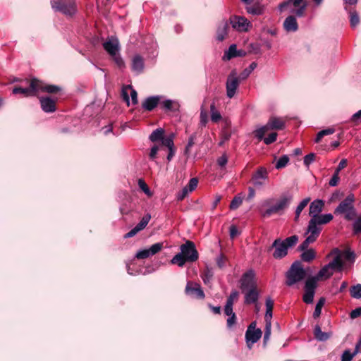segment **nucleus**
Returning <instances> with one entry per match:
<instances>
[{
    "mask_svg": "<svg viewBox=\"0 0 361 361\" xmlns=\"http://www.w3.org/2000/svg\"><path fill=\"white\" fill-rule=\"evenodd\" d=\"M292 200L291 195H282L275 203L274 198L266 199L260 204L259 212L264 218L269 217L273 214H281L288 207Z\"/></svg>",
    "mask_w": 361,
    "mask_h": 361,
    "instance_id": "nucleus-1",
    "label": "nucleus"
},
{
    "mask_svg": "<svg viewBox=\"0 0 361 361\" xmlns=\"http://www.w3.org/2000/svg\"><path fill=\"white\" fill-rule=\"evenodd\" d=\"M198 259V252L194 243L188 240L180 246V252L176 254L171 260L173 264L183 267L186 262H193Z\"/></svg>",
    "mask_w": 361,
    "mask_h": 361,
    "instance_id": "nucleus-2",
    "label": "nucleus"
},
{
    "mask_svg": "<svg viewBox=\"0 0 361 361\" xmlns=\"http://www.w3.org/2000/svg\"><path fill=\"white\" fill-rule=\"evenodd\" d=\"M102 46L118 68H122L125 66L124 61L119 53L120 44L116 37H108Z\"/></svg>",
    "mask_w": 361,
    "mask_h": 361,
    "instance_id": "nucleus-3",
    "label": "nucleus"
},
{
    "mask_svg": "<svg viewBox=\"0 0 361 361\" xmlns=\"http://www.w3.org/2000/svg\"><path fill=\"white\" fill-rule=\"evenodd\" d=\"M355 196L350 193L342 200L334 210L336 215H342L348 221L353 220L357 216V212L354 207Z\"/></svg>",
    "mask_w": 361,
    "mask_h": 361,
    "instance_id": "nucleus-4",
    "label": "nucleus"
},
{
    "mask_svg": "<svg viewBox=\"0 0 361 361\" xmlns=\"http://www.w3.org/2000/svg\"><path fill=\"white\" fill-rule=\"evenodd\" d=\"M306 271L300 262L296 261L293 262L286 272V285L291 286L295 283L301 281L305 279Z\"/></svg>",
    "mask_w": 361,
    "mask_h": 361,
    "instance_id": "nucleus-5",
    "label": "nucleus"
},
{
    "mask_svg": "<svg viewBox=\"0 0 361 361\" xmlns=\"http://www.w3.org/2000/svg\"><path fill=\"white\" fill-rule=\"evenodd\" d=\"M324 207V202L322 200H315L310 203L309 215L311 219H321L323 223H329L334 218L331 214H320Z\"/></svg>",
    "mask_w": 361,
    "mask_h": 361,
    "instance_id": "nucleus-6",
    "label": "nucleus"
},
{
    "mask_svg": "<svg viewBox=\"0 0 361 361\" xmlns=\"http://www.w3.org/2000/svg\"><path fill=\"white\" fill-rule=\"evenodd\" d=\"M292 6L295 9H291V12L295 16L301 17L304 15L307 8V3L305 0H287L279 5V10L281 12L286 11L290 9Z\"/></svg>",
    "mask_w": 361,
    "mask_h": 361,
    "instance_id": "nucleus-7",
    "label": "nucleus"
},
{
    "mask_svg": "<svg viewBox=\"0 0 361 361\" xmlns=\"http://www.w3.org/2000/svg\"><path fill=\"white\" fill-rule=\"evenodd\" d=\"M51 7L56 11L71 16L77 11L75 0H52Z\"/></svg>",
    "mask_w": 361,
    "mask_h": 361,
    "instance_id": "nucleus-8",
    "label": "nucleus"
},
{
    "mask_svg": "<svg viewBox=\"0 0 361 361\" xmlns=\"http://www.w3.org/2000/svg\"><path fill=\"white\" fill-rule=\"evenodd\" d=\"M317 286V278L310 277L307 279L305 283V293L303 295V301L307 304H311L313 302L315 293V289Z\"/></svg>",
    "mask_w": 361,
    "mask_h": 361,
    "instance_id": "nucleus-9",
    "label": "nucleus"
},
{
    "mask_svg": "<svg viewBox=\"0 0 361 361\" xmlns=\"http://www.w3.org/2000/svg\"><path fill=\"white\" fill-rule=\"evenodd\" d=\"M326 224L322 222L321 219H310L305 234L316 241L322 231V225Z\"/></svg>",
    "mask_w": 361,
    "mask_h": 361,
    "instance_id": "nucleus-10",
    "label": "nucleus"
},
{
    "mask_svg": "<svg viewBox=\"0 0 361 361\" xmlns=\"http://www.w3.org/2000/svg\"><path fill=\"white\" fill-rule=\"evenodd\" d=\"M326 224L322 222L321 219H310L305 234L316 241L322 231V225Z\"/></svg>",
    "mask_w": 361,
    "mask_h": 361,
    "instance_id": "nucleus-11",
    "label": "nucleus"
},
{
    "mask_svg": "<svg viewBox=\"0 0 361 361\" xmlns=\"http://www.w3.org/2000/svg\"><path fill=\"white\" fill-rule=\"evenodd\" d=\"M240 80L236 76V73L232 72L227 78L226 82V96L229 99L233 98L236 94Z\"/></svg>",
    "mask_w": 361,
    "mask_h": 361,
    "instance_id": "nucleus-12",
    "label": "nucleus"
},
{
    "mask_svg": "<svg viewBox=\"0 0 361 361\" xmlns=\"http://www.w3.org/2000/svg\"><path fill=\"white\" fill-rule=\"evenodd\" d=\"M37 79L32 78L28 87H15L12 91L13 94H22L25 97L37 96Z\"/></svg>",
    "mask_w": 361,
    "mask_h": 361,
    "instance_id": "nucleus-13",
    "label": "nucleus"
},
{
    "mask_svg": "<svg viewBox=\"0 0 361 361\" xmlns=\"http://www.w3.org/2000/svg\"><path fill=\"white\" fill-rule=\"evenodd\" d=\"M262 332L260 329L255 328V322L250 324L245 333V338L247 346L250 348L252 345L258 341L261 338Z\"/></svg>",
    "mask_w": 361,
    "mask_h": 361,
    "instance_id": "nucleus-14",
    "label": "nucleus"
},
{
    "mask_svg": "<svg viewBox=\"0 0 361 361\" xmlns=\"http://www.w3.org/2000/svg\"><path fill=\"white\" fill-rule=\"evenodd\" d=\"M163 248V243H157L153 244L148 249H143L137 251L135 255L137 259H146L158 253Z\"/></svg>",
    "mask_w": 361,
    "mask_h": 361,
    "instance_id": "nucleus-15",
    "label": "nucleus"
},
{
    "mask_svg": "<svg viewBox=\"0 0 361 361\" xmlns=\"http://www.w3.org/2000/svg\"><path fill=\"white\" fill-rule=\"evenodd\" d=\"M255 272L252 270H249L245 272L240 279V288L243 292L245 290L256 287L255 282Z\"/></svg>",
    "mask_w": 361,
    "mask_h": 361,
    "instance_id": "nucleus-16",
    "label": "nucleus"
},
{
    "mask_svg": "<svg viewBox=\"0 0 361 361\" xmlns=\"http://www.w3.org/2000/svg\"><path fill=\"white\" fill-rule=\"evenodd\" d=\"M185 293L192 298L203 299L204 293L200 284L196 283L188 282L185 287Z\"/></svg>",
    "mask_w": 361,
    "mask_h": 361,
    "instance_id": "nucleus-17",
    "label": "nucleus"
},
{
    "mask_svg": "<svg viewBox=\"0 0 361 361\" xmlns=\"http://www.w3.org/2000/svg\"><path fill=\"white\" fill-rule=\"evenodd\" d=\"M267 178V170L264 167H261L252 175V181L256 188H260L264 185Z\"/></svg>",
    "mask_w": 361,
    "mask_h": 361,
    "instance_id": "nucleus-18",
    "label": "nucleus"
},
{
    "mask_svg": "<svg viewBox=\"0 0 361 361\" xmlns=\"http://www.w3.org/2000/svg\"><path fill=\"white\" fill-rule=\"evenodd\" d=\"M129 94H130L131 97L132 103L133 104H137L138 102V99L137 93L136 90H134L130 85L123 86L121 91V96L123 99L126 102L128 106L130 105Z\"/></svg>",
    "mask_w": 361,
    "mask_h": 361,
    "instance_id": "nucleus-19",
    "label": "nucleus"
},
{
    "mask_svg": "<svg viewBox=\"0 0 361 361\" xmlns=\"http://www.w3.org/2000/svg\"><path fill=\"white\" fill-rule=\"evenodd\" d=\"M150 219L151 215L149 214H145L142 218L140 221L133 228H132L129 232L125 234L124 238H129L135 236L138 232L143 230L147 226Z\"/></svg>",
    "mask_w": 361,
    "mask_h": 361,
    "instance_id": "nucleus-20",
    "label": "nucleus"
},
{
    "mask_svg": "<svg viewBox=\"0 0 361 361\" xmlns=\"http://www.w3.org/2000/svg\"><path fill=\"white\" fill-rule=\"evenodd\" d=\"M272 247L275 248L273 253V257L275 259H281L288 253L287 246H286L285 243H283L280 238L276 239L274 241Z\"/></svg>",
    "mask_w": 361,
    "mask_h": 361,
    "instance_id": "nucleus-21",
    "label": "nucleus"
},
{
    "mask_svg": "<svg viewBox=\"0 0 361 361\" xmlns=\"http://www.w3.org/2000/svg\"><path fill=\"white\" fill-rule=\"evenodd\" d=\"M329 255H335L334 259L328 264L329 267L334 271H341L343 268V263L341 259L340 250L336 248L333 250Z\"/></svg>",
    "mask_w": 361,
    "mask_h": 361,
    "instance_id": "nucleus-22",
    "label": "nucleus"
},
{
    "mask_svg": "<svg viewBox=\"0 0 361 361\" xmlns=\"http://www.w3.org/2000/svg\"><path fill=\"white\" fill-rule=\"evenodd\" d=\"M162 98L161 95L149 97L142 102V106L145 110L151 111L159 104Z\"/></svg>",
    "mask_w": 361,
    "mask_h": 361,
    "instance_id": "nucleus-23",
    "label": "nucleus"
},
{
    "mask_svg": "<svg viewBox=\"0 0 361 361\" xmlns=\"http://www.w3.org/2000/svg\"><path fill=\"white\" fill-rule=\"evenodd\" d=\"M40 104L42 110L47 113H52L56 111L55 101L50 97H41Z\"/></svg>",
    "mask_w": 361,
    "mask_h": 361,
    "instance_id": "nucleus-24",
    "label": "nucleus"
},
{
    "mask_svg": "<svg viewBox=\"0 0 361 361\" xmlns=\"http://www.w3.org/2000/svg\"><path fill=\"white\" fill-rule=\"evenodd\" d=\"M145 67L144 59L140 55H135L132 59L131 68L137 74L142 72Z\"/></svg>",
    "mask_w": 361,
    "mask_h": 361,
    "instance_id": "nucleus-25",
    "label": "nucleus"
},
{
    "mask_svg": "<svg viewBox=\"0 0 361 361\" xmlns=\"http://www.w3.org/2000/svg\"><path fill=\"white\" fill-rule=\"evenodd\" d=\"M245 293V303L247 305L256 303L259 298V292L256 287L250 288Z\"/></svg>",
    "mask_w": 361,
    "mask_h": 361,
    "instance_id": "nucleus-26",
    "label": "nucleus"
},
{
    "mask_svg": "<svg viewBox=\"0 0 361 361\" xmlns=\"http://www.w3.org/2000/svg\"><path fill=\"white\" fill-rule=\"evenodd\" d=\"M37 84L39 87H37V94L42 92H47L49 93H55L60 90V87L54 85L45 84L42 80L37 79Z\"/></svg>",
    "mask_w": 361,
    "mask_h": 361,
    "instance_id": "nucleus-27",
    "label": "nucleus"
},
{
    "mask_svg": "<svg viewBox=\"0 0 361 361\" xmlns=\"http://www.w3.org/2000/svg\"><path fill=\"white\" fill-rule=\"evenodd\" d=\"M231 32L230 24H223L221 26H219L216 32V41L223 42Z\"/></svg>",
    "mask_w": 361,
    "mask_h": 361,
    "instance_id": "nucleus-28",
    "label": "nucleus"
},
{
    "mask_svg": "<svg viewBox=\"0 0 361 361\" xmlns=\"http://www.w3.org/2000/svg\"><path fill=\"white\" fill-rule=\"evenodd\" d=\"M161 107L166 111H175L178 109V103L172 99H165L159 102Z\"/></svg>",
    "mask_w": 361,
    "mask_h": 361,
    "instance_id": "nucleus-29",
    "label": "nucleus"
},
{
    "mask_svg": "<svg viewBox=\"0 0 361 361\" xmlns=\"http://www.w3.org/2000/svg\"><path fill=\"white\" fill-rule=\"evenodd\" d=\"M264 10V6H262L259 3H255L254 4L247 6L246 7L247 12L253 16H259L262 14Z\"/></svg>",
    "mask_w": 361,
    "mask_h": 361,
    "instance_id": "nucleus-30",
    "label": "nucleus"
},
{
    "mask_svg": "<svg viewBox=\"0 0 361 361\" xmlns=\"http://www.w3.org/2000/svg\"><path fill=\"white\" fill-rule=\"evenodd\" d=\"M314 338L319 341H326L331 336L330 333L323 332L319 325L315 326L314 329Z\"/></svg>",
    "mask_w": 361,
    "mask_h": 361,
    "instance_id": "nucleus-31",
    "label": "nucleus"
},
{
    "mask_svg": "<svg viewBox=\"0 0 361 361\" xmlns=\"http://www.w3.org/2000/svg\"><path fill=\"white\" fill-rule=\"evenodd\" d=\"M334 272V271L331 269L328 264H326L319 270L317 275L314 277L317 278L318 281L320 279L322 278L329 279L333 275Z\"/></svg>",
    "mask_w": 361,
    "mask_h": 361,
    "instance_id": "nucleus-32",
    "label": "nucleus"
},
{
    "mask_svg": "<svg viewBox=\"0 0 361 361\" xmlns=\"http://www.w3.org/2000/svg\"><path fill=\"white\" fill-rule=\"evenodd\" d=\"M267 125L269 126L270 130L282 129L284 126V122L280 118L271 117L269 118Z\"/></svg>",
    "mask_w": 361,
    "mask_h": 361,
    "instance_id": "nucleus-33",
    "label": "nucleus"
},
{
    "mask_svg": "<svg viewBox=\"0 0 361 361\" xmlns=\"http://www.w3.org/2000/svg\"><path fill=\"white\" fill-rule=\"evenodd\" d=\"M237 53V47L235 44H231L228 50L224 51V56H222V59L224 61H228L233 58L236 57Z\"/></svg>",
    "mask_w": 361,
    "mask_h": 361,
    "instance_id": "nucleus-34",
    "label": "nucleus"
},
{
    "mask_svg": "<svg viewBox=\"0 0 361 361\" xmlns=\"http://www.w3.org/2000/svg\"><path fill=\"white\" fill-rule=\"evenodd\" d=\"M252 24H230L231 32H244L252 28Z\"/></svg>",
    "mask_w": 361,
    "mask_h": 361,
    "instance_id": "nucleus-35",
    "label": "nucleus"
},
{
    "mask_svg": "<svg viewBox=\"0 0 361 361\" xmlns=\"http://www.w3.org/2000/svg\"><path fill=\"white\" fill-rule=\"evenodd\" d=\"M310 200H311L310 197H306V198L303 199L299 203V204L298 205V207H296V209H295V218H294V220L295 221H298L302 211L308 204V203L310 202Z\"/></svg>",
    "mask_w": 361,
    "mask_h": 361,
    "instance_id": "nucleus-36",
    "label": "nucleus"
},
{
    "mask_svg": "<svg viewBox=\"0 0 361 361\" xmlns=\"http://www.w3.org/2000/svg\"><path fill=\"white\" fill-rule=\"evenodd\" d=\"M274 307V301L270 298H268L266 300V313H265V321L266 323L268 322H271V319L272 318V310Z\"/></svg>",
    "mask_w": 361,
    "mask_h": 361,
    "instance_id": "nucleus-37",
    "label": "nucleus"
},
{
    "mask_svg": "<svg viewBox=\"0 0 361 361\" xmlns=\"http://www.w3.org/2000/svg\"><path fill=\"white\" fill-rule=\"evenodd\" d=\"M164 135V130L163 128H157L149 135V140L152 142L161 141Z\"/></svg>",
    "mask_w": 361,
    "mask_h": 361,
    "instance_id": "nucleus-38",
    "label": "nucleus"
},
{
    "mask_svg": "<svg viewBox=\"0 0 361 361\" xmlns=\"http://www.w3.org/2000/svg\"><path fill=\"white\" fill-rule=\"evenodd\" d=\"M358 353V347L355 348L353 353L349 350H345L341 355V361H351L353 357Z\"/></svg>",
    "mask_w": 361,
    "mask_h": 361,
    "instance_id": "nucleus-39",
    "label": "nucleus"
},
{
    "mask_svg": "<svg viewBox=\"0 0 361 361\" xmlns=\"http://www.w3.org/2000/svg\"><path fill=\"white\" fill-rule=\"evenodd\" d=\"M315 258V252L313 249H309L303 251L301 255V259L304 262H311Z\"/></svg>",
    "mask_w": 361,
    "mask_h": 361,
    "instance_id": "nucleus-40",
    "label": "nucleus"
},
{
    "mask_svg": "<svg viewBox=\"0 0 361 361\" xmlns=\"http://www.w3.org/2000/svg\"><path fill=\"white\" fill-rule=\"evenodd\" d=\"M270 130L269 126L267 125V123L264 126H262L261 128L257 129L255 131V137L261 140H263L264 137V135Z\"/></svg>",
    "mask_w": 361,
    "mask_h": 361,
    "instance_id": "nucleus-41",
    "label": "nucleus"
},
{
    "mask_svg": "<svg viewBox=\"0 0 361 361\" xmlns=\"http://www.w3.org/2000/svg\"><path fill=\"white\" fill-rule=\"evenodd\" d=\"M257 63L252 62L250 64L249 67L245 68L240 75V79L244 80L247 78L250 74L256 68Z\"/></svg>",
    "mask_w": 361,
    "mask_h": 361,
    "instance_id": "nucleus-42",
    "label": "nucleus"
},
{
    "mask_svg": "<svg viewBox=\"0 0 361 361\" xmlns=\"http://www.w3.org/2000/svg\"><path fill=\"white\" fill-rule=\"evenodd\" d=\"M325 303V298H321L317 303L316 304L315 309L313 313L314 318H317L320 316L322 312V307L324 306Z\"/></svg>",
    "mask_w": 361,
    "mask_h": 361,
    "instance_id": "nucleus-43",
    "label": "nucleus"
},
{
    "mask_svg": "<svg viewBox=\"0 0 361 361\" xmlns=\"http://www.w3.org/2000/svg\"><path fill=\"white\" fill-rule=\"evenodd\" d=\"M211 110V119L213 122H218L221 120V114L216 109L215 104L213 103L210 106Z\"/></svg>",
    "mask_w": 361,
    "mask_h": 361,
    "instance_id": "nucleus-44",
    "label": "nucleus"
},
{
    "mask_svg": "<svg viewBox=\"0 0 361 361\" xmlns=\"http://www.w3.org/2000/svg\"><path fill=\"white\" fill-rule=\"evenodd\" d=\"M350 295L353 298L360 299L361 298V284H357L351 287Z\"/></svg>",
    "mask_w": 361,
    "mask_h": 361,
    "instance_id": "nucleus-45",
    "label": "nucleus"
},
{
    "mask_svg": "<svg viewBox=\"0 0 361 361\" xmlns=\"http://www.w3.org/2000/svg\"><path fill=\"white\" fill-rule=\"evenodd\" d=\"M298 241V237L296 235H293L290 237L286 238L284 240H282L283 243H285L287 248L292 247L294 246Z\"/></svg>",
    "mask_w": 361,
    "mask_h": 361,
    "instance_id": "nucleus-46",
    "label": "nucleus"
},
{
    "mask_svg": "<svg viewBox=\"0 0 361 361\" xmlns=\"http://www.w3.org/2000/svg\"><path fill=\"white\" fill-rule=\"evenodd\" d=\"M289 161V158L287 155H283L281 157L276 164V168L277 169L285 167Z\"/></svg>",
    "mask_w": 361,
    "mask_h": 361,
    "instance_id": "nucleus-47",
    "label": "nucleus"
},
{
    "mask_svg": "<svg viewBox=\"0 0 361 361\" xmlns=\"http://www.w3.org/2000/svg\"><path fill=\"white\" fill-rule=\"evenodd\" d=\"M173 135H171L166 137L163 136V138L161 140L162 145L166 147L168 149L173 148Z\"/></svg>",
    "mask_w": 361,
    "mask_h": 361,
    "instance_id": "nucleus-48",
    "label": "nucleus"
},
{
    "mask_svg": "<svg viewBox=\"0 0 361 361\" xmlns=\"http://www.w3.org/2000/svg\"><path fill=\"white\" fill-rule=\"evenodd\" d=\"M145 43L146 44L149 45V49H152L151 53L154 54V51L157 50V42H154L153 38L150 36L146 37L145 39ZM147 49H148L147 47Z\"/></svg>",
    "mask_w": 361,
    "mask_h": 361,
    "instance_id": "nucleus-49",
    "label": "nucleus"
},
{
    "mask_svg": "<svg viewBox=\"0 0 361 361\" xmlns=\"http://www.w3.org/2000/svg\"><path fill=\"white\" fill-rule=\"evenodd\" d=\"M242 202H243V198L239 196H235L232 200L229 207L231 209L235 210L240 207V205L242 204Z\"/></svg>",
    "mask_w": 361,
    "mask_h": 361,
    "instance_id": "nucleus-50",
    "label": "nucleus"
},
{
    "mask_svg": "<svg viewBox=\"0 0 361 361\" xmlns=\"http://www.w3.org/2000/svg\"><path fill=\"white\" fill-rule=\"evenodd\" d=\"M196 138H197V133H193V134H192L190 135V137H189L188 144H187V145L185 147V154H188L189 153L190 148L195 144V140H196Z\"/></svg>",
    "mask_w": 361,
    "mask_h": 361,
    "instance_id": "nucleus-51",
    "label": "nucleus"
},
{
    "mask_svg": "<svg viewBox=\"0 0 361 361\" xmlns=\"http://www.w3.org/2000/svg\"><path fill=\"white\" fill-rule=\"evenodd\" d=\"M314 242H315V240L307 236L306 239L300 245L298 249L301 251L307 250L309 245L313 243Z\"/></svg>",
    "mask_w": 361,
    "mask_h": 361,
    "instance_id": "nucleus-52",
    "label": "nucleus"
},
{
    "mask_svg": "<svg viewBox=\"0 0 361 361\" xmlns=\"http://www.w3.org/2000/svg\"><path fill=\"white\" fill-rule=\"evenodd\" d=\"M271 322H268L266 323L265 330H264V343H266L267 341L269 339V337L271 336Z\"/></svg>",
    "mask_w": 361,
    "mask_h": 361,
    "instance_id": "nucleus-53",
    "label": "nucleus"
},
{
    "mask_svg": "<svg viewBox=\"0 0 361 361\" xmlns=\"http://www.w3.org/2000/svg\"><path fill=\"white\" fill-rule=\"evenodd\" d=\"M208 122V114L207 112L202 109L200 111V124L201 126L204 127Z\"/></svg>",
    "mask_w": 361,
    "mask_h": 361,
    "instance_id": "nucleus-54",
    "label": "nucleus"
},
{
    "mask_svg": "<svg viewBox=\"0 0 361 361\" xmlns=\"http://www.w3.org/2000/svg\"><path fill=\"white\" fill-rule=\"evenodd\" d=\"M138 185H139L140 188L145 194L148 195L149 196L151 195V192H150V190H149V187L147 186L146 183L142 179H139L138 180Z\"/></svg>",
    "mask_w": 361,
    "mask_h": 361,
    "instance_id": "nucleus-55",
    "label": "nucleus"
},
{
    "mask_svg": "<svg viewBox=\"0 0 361 361\" xmlns=\"http://www.w3.org/2000/svg\"><path fill=\"white\" fill-rule=\"evenodd\" d=\"M198 184V180L196 178H192L189 180L188 184L185 186V188H188V190L190 192L193 191L197 186Z\"/></svg>",
    "mask_w": 361,
    "mask_h": 361,
    "instance_id": "nucleus-56",
    "label": "nucleus"
},
{
    "mask_svg": "<svg viewBox=\"0 0 361 361\" xmlns=\"http://www.w3.org/2000/svg\"><path fill=\"white\" fill-rule=\"evenodd\" d=\"M238 295H239V293L237 290H233L231 293L230 295L228 296V298L226 300V303L233 305L234 301L238 299Z\"/></svg>",
    "mask_w": 361,
    "mask_h": 361,
    "instance_id": "nucleus-57",
    "label": "nucleus"
},
{
    "mask_svg": "<svg viewBox=\"0 0 361 361\" xmlns=\"http://www.w3.org/2000/svg\"><path fill=\"white\" fill-rule=\"evenodd\" d=\"M353 232L355 234L361 233V216L353 223Z\"/></svg>",
    "mask_w": 361,
    "mask_h": 361,
    "instance_id": "nucleus-58",
    "label": "nucleus"
},
{
    "mask_svg": "<svg viewBox=\"0 0 361 361\" xmlns=\"http://www.w3.org/2000/svg\"><path fill=\"white\" fill-rule=\"evenodd\" d=\"M276 137H277V133H272L269 134L268 137H264L263 140L266 145H270L276 140Z\"/></svg>",
    "mask_w": 361,
    "mask_h": 361,
    "instance_id": "nucleus-59",
    "label": "nucleus"
},
{
    "mask_svg": "<svg viewBox=\"0 0 361 361\" xmlns=\"http://www.w3.org/2000/svg\"><path fill=\"white\" fill-rule=\"evenodd\" d=\"M350 121L353 122L355 125H357L361 121V110H359L355 113L350 118Z\"/></svg>",
    "mask_w": 361,
    "mask_h": 361,
    "instance_id": "nucleus-60",
    "label": "nucleus"
},
{
    "mask_svg": "<svg viewBox=\"0 0 361 361\" xmlns=\"http://www.w3.org/2000/svg\"><path fill=\"white\" fill-rule=\"evenodd\" d=\"M283 29L287 32H295L298 29V24H283Z\"/></svg>",
    "mask_w": 361,
    "mask_h": 361,
    "instance_id": "nucleus-61",
    "label": "nucleus"
},
{
    "mask_svg": "<svg viewBox=\"0 0 361 361\" xmlns=\"http://www.w3.org/2000/svg\"><path fill=\"white\" fill-rule=\"evenodd\" d=\"M236 322V316L235 314H232L231 315L228 316L227 320H226V324L228 328H232Z\"/></svg>",
    "mask_w": 361,
    "mask_h": 361,
    "instance_id": "nucleus-62",
    "label": "nucleus"
},
{
    "mask_svg": "<svg viewBox=\"0 0 361 361\" xmlns=\"http://www.w3.org/2000/svg\"><path fill=\"white\" fill-rule=\"evenodd\" d=\"M315 154L314 153H310L307 155H306L304 157V164L305 166H309L310 164H312L314 161Z\"/></svg>",
    "mask_w": 361,
    "mask_h": 361,
    "instance_id": "nucleus-63",
    "label": "nucleus"
},
{
    "mask_svg": "<svg viewBox=\"0 0 361 361\" xmlns=\"http://www.w3.org/2000/svg\"><path fill=\"white\" fill-rule=\"evenodd\" d=\"M227 162H228V157L225 154H223L222 156H221L220 157H219L217 159V164L221 168L225 167Z\"/></svg>",
    "mask_w": 361,
    "mask_h": 361,
    "instance_id": "nucleus-64",
    "label": "nucleus"
}]
</instances>
